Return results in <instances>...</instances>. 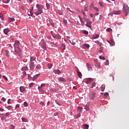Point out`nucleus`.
<instances>
[{
  "label": "nucleus",
  "instance_id": "58836bf2",
  "mask_svg": "<svg viewBox=\"0 0 129 129\" xmlns=\"http://www.w3.org/2000/svg\"><path fill=\"white\" fill-rule=\"evenodd\" d=\"M99 38V35L98 34H96L93 37V39H98Z\"/></svg>",
  "mask_w": 129,
  "mask_h": 129
},
{
  "label": "nucleus",
  "instance_id": "4468645a",
  "mask_svg": "<svg viewBox=\"0 0 129 129\" xmlns=\"http://www.w3.org/2000/svg\"><path fill=\"white\" fill-rule=\"evenodd\" d=\"M3 32L5 35H8L9 32H10V29L9 28L5 29H4Z\"/></svg>",
  "mask_w": 129,
  "mask_h": 129
},
{
  "label": "nucleus",
  "instance_id": "c756f323",
  "mask_svg": "<svg viewBox=\"0 0 129 129\" xmlns=\"http://www.w3.org/2000/svg\"><path fill=\"white\" fill-rule=\"evenodd\" d=\"M85 109L87 110V111H89V106L88 105H86L85 106Z\"/></svg>",
  "mask_w": 129,
  "mask_h": 129
},
{
  "label": "nucleus",
  "instance_id": "2eb2a0df",
  "mask_svg": "<svg viewBox=\"0 0 129 129\" xmlns=\"http://www.w3.org/2000/svg\"><path fill=\"white\" fill-rule=\"evenodd\" d=\"M39 76H40V74H38L34 76V77L32 78L33 81H34V80H36V79H37V78H38Z\"/></svg>",
  "mask_w": 129,
  "mask_h": 129
},
{
  "label": "nucleus",
  "instance_id": "9d476101",
  "mask_svg": "<svg viewBox=\"0 0 129 129\" xmlns=\"http://www.w3.org/2000/svg\"><path fill=\"white\" fill-rule=\"evenodd\" d=\"M45 85V84H41L40 86L38 87V90H39V91H43V87H44Z\"/></svg>",
  "mask_w": 129,
  "mask_h": 129
},
{
  "label": "nucleus",
  "instance_id": "8fccbe9b",
  "mask_svg": "<svg viewBox=\"0 0 129 129\" xmlns=\"http://www.w3.org/2000/svg\"><path fill=\"white\" fill-rule=\"evenodd\" d=\"M99 59H100V60H105V57H104V56H99Z\"/></svg>",
  "mask_w": 129,
  "mask_h": 129
},
{
  "label": "nucleus",
  "instance_id": "a211bd4d",
  "mask_svg": "<svg viewBox=\"0 0 129 129\" xmlns=\"http://www.w3.org/2000/svg\"><path fill=\"white\" fill-rule=\"evenodd\" d=\"M113 15H120V11H113Z\"/></svg>",
  "mask_w": 129,
  "mask_h": 129
},
{
  "label": "nucleus",
  "instance_id": "39448f33",
  "mask_svg": "<svg viewBox=\"0 0 129 129\" xmlns=\"http://www.w3.org/2000/svg\"><path fill=\"white\" fill-rule=\"evenodd\" d=\"M21 46V42L19 40H16L15 43L14 44V49L17 48H20Z\"/></svg>",
  "mask_w": 129,
  "mask_h": 129
},
{
  "label": "nucleus",
  "instance_id": "0eeeda50",
  "mask_svg": "<svg viewBox=\"0 0 129 129\" xmlns=\"http://www.w3.org/2000/svg\"><path fill=\"white\" fill-rule=\"evenodd\" d=\"M52 37L53 38H54V39H56L57 40H61V35H60V34H59L58 33H57L56 34H55L54 35H53V34H52Z\"/></svg>",
  "mask_w": 129,
  "mask_h": 129
},
{
  "label": "nucleus",
  "instance_id": "37998d69",
  "mask_svg": "<svg viewBox=\"0 0 129 129\" xmlns=\"http://www.w3.org/2000/svg\"><path fill=\"white\" fill-rule=\"evenodd\" d=\"M80 21V22L81 23V26H84L85 22H84V21H83V20L81 19Z\"/></svg>",
  "mask_w": 129,
  "mask_h": 129
},
{
  "label": "nucleus",
  "instance_id": "f8f14e48",
  "mask_svg": "<svg viewBox=\"0 0 129 129\" xmlns=\"http://www.w3.org/2000/svg\"><path fill=\"white\" fill-rule=\"evenodd\" d=\"M26 91V88L24 87V86H21L20 87V92H25V91Z\"/></svg>",
  "mask_w": 129,
  "mask_h": 129
},
{
  "label": "nucleus",
  "instance_id": "473e14b6",
  "mask_svg": "<svg viewBox=\"0 0 129 129\" xmlns=\"http://www.w3.org/2000/svg\"><path fill=\"white\" fill-rule=\"evenodd\" d=\"M16 128V126L11 124L9 127V129H15Z\"/></svg>",
  "mask_w": 129,
  "mask_h": 129
},
{
  "label": "nucleus",
  "instance_id": "a19ab883",
  "mask_svg": "<svg viewBox=\"0 0 129 129\" xmlns=\"http://www.w3.org/2000/svg\"><path fill=\"white\" fill-rule=\"evenodd\" d=\"M0 18L2 21H4V20L5 19V18H4V15H3V14L2 13H0Z\"/></svg>",
  "mask_w": 129,
  "mask_h": 129
},
{
  "label": "nucleus",
  "instance_id": "412c9836",
  "mask_svg": "<svg viewBox=\"0 0 129 129\" xmlns=\"http://www.w3.org/2000/svg\"><path fill=\"white\" fill-rule=\"evenodd\" d=\"M83 109V108H82V107H78V111L79 112V113H81V112H82Z\"/></svg>",
  "mask_w": 129,
  "mask_h": 129
},
{
  "label": "nucleus",
  "instance_id": "e2e57ef3",
  "mask_svg": "<svg viewBox=\"0 0 129 129\" xmlns=\"http://www.w3.org/2000/svg\"><path fill=\"white\" fill-rule=\"evenodd\" d=\"M32 61H35V58H32L30 57V62L31 63L33 62Z\"/></svg>",
  "mask_w": 129,
  "mask_h": 129
},
{
  "label": "nucleus",
  "instance_id": "a18cd8bd",
  "mask_svg": "<svg viewBox=\"0 0 129 129\" xmlns=\"http://www.w3.org/2000/svg\"><path fill=\"white\" fill-rule=\"evenodd\" d=\"M83 33L84 34V35H88V31L86 30H83Z\"/></svg>",
  "mask_w": 129,
  "mask_h": 129
},
{
  "label": "nucleus",
  "instance_id": "c9c22d12",
  "mask_svg": "<svg viewBox=\"0 0 129 129\" xmlns=\"http://www.w3.org/2000/svg\"><path fill=\"white\" fill-rule=\"evenodd\" d=\"M46 10H50V4L49 3H46Z\"/></svg>",
  "mask_w": 129,
  "mask_h": 129
},
{
  "label": "nucleus",
  "instance_id": "c85d7f7f",
  "mask_svg": "<svg viewBox=\"0 0 129 129\" xmlns=\"http://www.w3.org/2000/svg\"><path fill=\"white\" fill-rule=\"evenodd\" d=\"M60 48L62 50H65L66 49V46H65V45L64 44H62L60 46Z\"/></svg>",
  "mask_w": 129,
  "mask_h": 129
},
{
  "label": "nucleus",
  "instance_id": "393cba45",
  "mask_svg": "<svg viewBox=\"0 0 129 129\" xmlns=\"http://www.w3.org/2000/svg\"><path fill=\"white\" fill-rule=\"evenodd\" d=\"M49 23H50V24H51V25L52 26V27L53 28H54V27H55V23L54 22H53V21H52L51 20H48Z\"/></svg>",
  "mask_w": 129,
  "mask_h": 129
},
{
  "label": "nucleus",
  "instance_id": "6e6552de",
  "mask_svg": "<svg viewBox=\"0 0 129 129\" xmlns=\"http://www.w3.org/2000/svg\"><path fill=\"white\" fill-rule=\"evenodd\" d=\"M92 22L90 21V20L88 22H87V24H86V26L88 28H89L90 29H91L92 27Z\"/></svg>",
  "mask_w": 129,
  "mask_h": 129
},
{
  "label": "nucleus",
  "instance_id": "603ef678",
  "mask_svg": "<svg viewBox=\"0 0 129 129\" xmlns=\"http://www.w3.org/2000/svg\"><path fill=\"white\" fill-rule=\"evenodd\" d=\"M103 51L102 50H101V49L100 48V49L98 51V54H101V53H103Z\"/></svg>",
  "mask_w": 129,
  "mask_h": 129
},
{
  "label": "nucleus",
  "instance_id": "20e7f679",
  "mask_svg": "<svg viewBox=\"0 0 129 129\" xmlns=\"http://www.w3.org/2000/svg\"><path fill=\"white\" fill-rule=\"evenodd\" d=\"M15 53L19 56V57H22V53H23V50L21 49L20 47L15 48L14 50Z\"/></svg>",
  "mask_w": 129,
  "mask_h": 129
},
{
  "label": "nucleus",
  "instance_id": "72a5a7b5",
  "mask_svg": "<svg viewBox=\"0 0 129 129\" xmlns=\"http://www.w3.org/2000/svg\"><path fill=\"white\" fill-rule=\"evenodd\" d=\"M78 75L79 78H82V74L80 72H78Z\"/></svg>",
  "mask_w": 129,
  "mask_h": 129
},
{
  "label": "nucleus",
  "instance_id": "79ce46f5",
  "mask_svg": "<svg viewBox=\"0 0 129 129\" xmlns=\"http://www.w3.org/2000/svg\"><path fill=\"white\" fill-rule=\"evenodd\" d=\"M57 13L58 15H59L60 16H62L63 15V12H62V11L59 10L57 12Z\"/></svg>",
  "mask_w": 129,
  "mask_h": 129
},
{
  "label": "nucleus",
  "instance_id": "ddd939ff",
  "mask_svg": "<svg viewBox=\"0 0 129 129\" xmlns=\"http://www.w3.org/2000/svg\"><path fill=\"white\" fill-rule=\"evenodd\" d=\"M58 80L59 82H66V80L62 77L58 78Z\"/></svg>",
  "mask_w": 129,
  "mask_h": 129
},
{
  "label": "nucleus",
  "instance_id": "4be33fe9",
  "mask_svg": "<svg viewBox=\"0 0 129 129\" xmlns=\"http://www.w3.org/2000/svg\"><path fill=\"white\" fill-rule=\"evenodd\" d=\"M5 52L6 57H8V58H9V57H10V51H9V50H6Z\"/></svg>",
  "mask_w": 129,
  "mask_h": 129
},
{
  "label": "nucleus",
  "instance_id": "ea45409f",
  "mask_svg": "<svg viewBox=\"0 0 129 129\" xmlns=\"http://www.w3.org/2000/svg\"><path fill=\"white\" fill-rule=\"evenodd\" d=\"M52 67H53V65L51 63L48 64V69H51Z\"/></svg>",
  "mask_w": 129,
  "mask_h": 129
},
{
  "label": "nucleus",
  "instance_id": "de8ad7c7",
  "mask_svg": "<svg viewBox=\"0 0 129 129\" xmlns=\"http://www.w3.org/2000/svg\"><path fill=\"white\" fill-rule=\"evenodd\" d=\"M105 65H106V66L109 65V60L108 59H107L106 60V62L105 63Z\"/></svg>",
  "mask_w": 129,
  "mask_h": 129
},
{
  "label": "nucleus",
  "instance_id": "2f4dec72",
  "mask_svg": "<svg viewBox=\"0 0 129 129\" xmlns=\"http://www.w3.org/2000/svg\"><path fill=\"white\" fill-rule=\"evenodd\" d=\"M94 8V4L93 3H91V5L89 6L90 10H92Z\"/></svg>",
  "mask_w": 129,
  "mask_h": 129
},
{
  "label": "nucleus",
  "instance_id": "69168bd1",
  "mask_svg": "<svg viewBox=\"0 0 129 129\" xmlns=\"http://www.w3.org/2000/svg\"><path fill=\"white\" fill-rule=\"evenodd\" d=\"M9 115H11V113L10 112H7L5 114V116H9Z\"/></svg>",
  "mask_w": 129,
  "mask_h": 129
},
{
  "label": "nucleus",
  "instance_id": "13d9d810",
  "mask_svg": "<svg viewBox=\"0 0 129 129\" xmlns=\"http://www.w3.org/2000/svg\"><path fill=\"white\" fill-rule=\"evenodd\" d=\"M19 107H20V104H17L15 106V109H17V108H19Z\"/></svg>",
  "mask_w": 129,
  "mask_h": 129
},
{
  "label": "nucleus",
  "instance_id": "6e6d98bb",
  "mask_svg": "<svg viewBox=\"0 0 129 129\" xmlns=\"http://www.w3.org/2000/svg\"><path fill=\"white\" fill-rule=\"evenodd\" d=\"M99 5H100V7H103V4H102V2H99Z\"/></svg>",
  "mask_w": 129,
  "mask_h": 129
},
{
  "label": "nucleus",
  "instance_id": "f257e3e1",
  "mask_svg": "<svg viewBox=\"0 0 129 129\" xmlns=\"http://www.w3.org/2000/svg\"><path fill=\"white\" fill-rule=\"evenodd\" d=\"M36 8L37 9V12L34 13V14L35 15V16H39V15H41V14L43 13L44 5L37 4L36 5Z\"/></svg>",
  "mask_w": 129,
  "mask_h": 129
},
{
  "label": "nucleus",
  "instance_id": "680f3d73",
  "mask_svg": "<svg viewBox=\"0 0 129 129\" xmlns=\"http://www.w3.org/2000/svg\"><path fill=\"white\" fill-rule=\"evenodd\" d=\"M109 95V94L108 93V92H106L104 94V96H108Z\"/></svg>",
  "mask_w": 129,
  "mask_h": 129
},
{
  "label": "nucleus",
  "instance_id": "bb28decb",
  "mask_svg": "<svg viewBox=\"0 0 129 129\" xmlns=\"http://www.w3.org/2000/svg\"><path fill=\"white\" fill-rule=\"evenodd\" d=\"M63 23L65 26H67V24H68L67 19L65 18H63Z\"/></svg>",
  "mask_w": 129,
  "mask_h": 129
},
{
  "label": "nucleus",
  "instance_id": "dca6fc26",
  "mask_svg": "<svg viewBox=\"0 0 129 129\" xmlns=\"http://www.w3.org/2000/svg\"><path fill=\"white\" fill-rule=\"evenodd\" d=\"M83 49H88V48L90 47V45H89V44H84L83 45Z\"/></svg>",
  "mask_w": 129,
  "mask_h": 129
},
{
  "label": "nucleus",
  "instance_id": "c03bdc74",
  "mask_svg": "<svg viewBox=\"0 0 129 129\" xmlns=\"http://www.w3.org/2000/svg\"><path fill=\"white\" fill-rule=\"evenodd\" d=\"M84 128H85V129L89 128V125L87 124H85L84 125Z\"/></svg>",
  "mask_w": 129,
  "mask_h": 129
},
{
  "label": "nucleus",
  "instance_id": "5701e85b",
  "mask_svg": "<svg viewBox=\"0 0 129 129\" xmlns=\"http://www.w3.org/2000/svg\"><path fill=\"white\" fill-rule=\"evenodd\" d=\"M8 21H9V23H12L13 22H15V18H9L8 19Z\"/></svg>",
  "mask_w": 129,
  "mask_h": 129
},
{
  "label": "nucleus",
  "instance_id": "f704fd0d",
  "mask_svg": "<svg viewBox=\"0 0 129 129\" xmlns=\"http://www.w3.org/2000/svg\"><path fill=\"white\" fill-rule=\"evenodd\" d=\"M7 109H8V110H11V109H13V106L11 105H9L7 107H6Z\"/></svg>",
  "mask_w": 129,
  "mask_h": 129
},
{
  "label": "nucleus",
  "instance_id": "7c9ffc66",
  "mask_svg": "<svg viewBox=\"0 0 129 129\" xmlns=\"http://www.w3.org/2000/svg\"><path fill=\"white\" fill-rule=\"evenodd\" d=\"M81 116V114H80V113H79V114L75 115V117L77 119V118H79V117H80Z\"/></svg>",
  "mask_w": 129,
  "mask_h": 129
},
{
  "label": "nucleus",
  "instance_id": "5fc2aeb1",
  "mask_svg": "<svg viewBox=\"0 0 129 129\" xmlns=\"http://www.w3.org/2000/svg\"><path fill=\"white\" fill-rule=\"evenodd\" d=\"M93 9L95 10V11H96V12H99V9H98V8H97L96 7H94Z\"/></svg>",
  "mask_w": 129,
  "mask_h": 129
},
{
  "label": "nucleus",
  "instance_id": "338daca9",
  "mask_svg": "<svg viewBox=\"0 0 129 129\" xmlns=\"http://www.w3.org/2000/svg\"><path fill=\"white\" fill-rule=\"evenodd\" d=\"M34 85V83H31L29 85V87H33V85Z\"/></svg>",
  "mask_w": 129,
  "mask_h": 129
},
{
  "label": "nucleus",
  "instance_id": "7ed1b4c3",
  "mask_svg": "<svg viewBox=\"0 0 129 129\" xmlns=\"http://www.w3.org/2000/svg\"><path fill=\"white\" fill-rule=\"evenodd\" d=\"M123 10L124 14H125V17L127 16V14L129 13V7L126 4H124L123 6Z\"/></svg>",
  "mask_w": 129,
  "mask_h": 129
},
{
  "label": "nucleus",
  "instance_id": "052dcab7",
  "mask_svg": "<svg viewBox=\"0 0 129 129\" xmlns=\"http://www.w3.org/2000/svg\"><path fill=\"white\" fill-rule=\"evenodd\" d=\"M11 0H6V2H3L4 4H9Z\"/></svg>",
  "mask_w": 129,
  "mask_h": 129
},
{
  "label": "nucleus",
  "instance_id": "09e8293b",
  "mask_svg": "<svg viewBox=\"0 0 129 129\" xmlns=\"http://www.w3.org/2000/svg\"><path fill=\"white\" fill-rule=\"evenodd\" d=\"M83 19H84V21L85 22H89L90 21L89 19H87V18H86L85 17H84Z\"/></svg>",
  "mask_w": 129,
  "mask_h": 129
},
{
  "label": "nucleus",
  "instance_id": "cd10ccee",
  "mask_svg": "<svg viewBox=\"0 0 129 129\" xmlns=\"http://www.w3.org/2000/svg\"><path fill=\"white\" fill-rule=\"evenodd\" d=\"M42 68V66L40 64H37L36 66V69L38 70H40Z\"/></svg>",
  "mask_w": 129,
  "mask_h": 129
},
{
  "label": "nucleus",
  "instance_id": "423d86ee",
  "mask_svg": "<svg viewBox=\"0 0 129 129\" xmlns=\"http://www.w3.org/2000/svg\"><path fill=\"white\" fill-rule=\"evenodd\" d=\"M96 98V93L93 92L89 95V98L91 100H94Z\"/></svg>",
  "mask_w": 129,
  "mask_h": 129
},
{
  "label": "nucleus",
  "instance_id": "4d7b16f0",
  "mask_svg": "<svg viewBox=\"0 0 129 129\" xmlns=\"http://www.w3.org/2000/svg\"><path fill=\"white\" fill-rule=\"evenodd\" d=\"M3 77L4 79H5L6 80V81H8V78H7L6 77V76H3Z\"/></svg>",
  "mask_w": 129,
  "mask_h": 129
},
{
  "label": "nucleus",
  "instance_id": "e433bc0d",
  "mask_svg": "<svg viewBox=\"0 0 129 129\" xmlns=\"http://www.w3.org/2000/svg\"><path fill=\"white\" fill-rule=\"evenodd\" d=\"M21 119H22L23 122H28V119H27L25 118H22Z\"/></svg>",
  "mask_w": 129,
  "mask_h": 129
},
{
  "label": "nucleus",
  "instance_id": "6ab92c4d",
  "mask_svg": "<svg viewBox=\"0 0 129 129\" xmlns=\"http://www.w3.org/2000/svg\"><path fill=\"white\" fill-rule=\"evenodd\" d=\"M101 91H102V92H103V91H104L105 89V84H103L101 85Z\"/></svg>",
  "mask_w": 129,
  "mask_h": 129
},
{
  "label": "nucleus",
  "instance_id": "a878e982",
  "mask_svg": "<svg viewBox=\"0 0 129 129\" xmlns=\"http://www.w3.org/2000/svg\"><path fill=\"white\" fill-rule=\"evenodd\" d=\"M107 42H109L110 45H111V46H114L115 45L114 42L113 40H110L109 41L108 40Z\"/></svg>",
  "mask_w": 129,
  "mask_h": 129
},
{
  "label": "nucleus",
  "instance_id": "4c0bfd02",
  "mask_svg": "<svg viewBox=\"0 0 129 129\" xmlns=\"http://www.w3.org/2000/svg\"><path fill=\"white\" fill-rule=\"evenodd\" d=\"M27 75V73L26 72H23V75L21 76L22 78H25V76Z\"/></svg>",
  "mask_w": 129,
  "mask_h": 129
},
{
  "label": "nucleus",
  "instance_id": "1a4fd4ad",
  "mask_svg": "<svg viewBox=\"0 0 129 129\" xmlns=\"http://www.w3.org/2000/svg\"><path fill=\"white\" fill-rule=\"evenodd\" d=\"M29 67H30V70H32V71H33V70H34V69H35L34 62H31L29 64Z\"/></svg>",
  "mask_w": 129,
  "mask_h": 129
},
{
  "label": "nucleus",
  "instance_id": "aec40b11",
  "mask_svg": "<svg viewBox=\"0 0 129 129\" xmlns=\"http://www.w3.org/2000/svg\"><path fill=\"white\" fill-rule=\"evenodd\" d=\"M53 72L55 74H60V73H61V71L59 70H53Z\"/></svg>",
  "mask_w": 129,
  "mask_h": 129
},
{
  "label": "nucleus",
  "instance_id": "49530a36",
  "mask_svg": "<svg viewBox=\"0 0 129 129\" xmlns=\"http://www.w3.org/2000/svg\"><path fill=\"white\" fill-rule=\"evenodd\" d=\"M96 84V83L95 82L92 83V84L91 85V88H93V87H94V86H95Z\"/></svg>",
  "mask_w": 129,
  "mask_h": 129
},
{
  "label": "nucleus",
  "instance_id": "9b49d317",
  "mask_svg": "<svg viewBox=\"0 0 129 129\" xmlns=\"http://www.w3.org/2000/svg\"><path fill=\"white\" fill-rule=\"evenodd\" d=\"M87 66L88 68V71H93V69H92V67H91V65H90V64L87 63Z\"/></svg>",
  "mask_w": 129,
  "mask_h": 129
},
{
  "label": "nucleus",
  "instance_id": "bf43d9fd",
  "mask_svg": "<svg viewBox=\"0 0 129 129\" xmlns=\"http://www.w3.org/2000/svg\"><path fill=\"white\" fill-rule=\"evenodd\" d=\"M84 11H85V12H88V11H89L88 7H85Z\"/></svg>",
  "mask_w": 129,
  "mask_h": 129
},
{
  "label": "nucleus",
  "instance_id": "774afa93",
  "mask_svg": "<svg viewBox=\"0 0 129 129\" xmlns=\"http://www.w3.org/2000/svg\"><path fill=\"white\" fill-rule=\"evenodd\" d=\"M2 101H3L4 102H5L6 101V100H7V99L5 98V97H3L2 98Z\"/></svg>",
  "mask_w": 129,
  "mask_h": 129
},
{
  "label": "nucleus",
  "instance_id": "b1692460",
  "mask_svg": "<svg viewBox=\"0 0 129 129\" xmlns=\"http://www.w3.org/2000/svg\"><path fill=\"white\" fill-rule=\"evenodd\" d=\"M96 44H97V45H99V46H101L102 45V43L100 42L99 40H96L94 41Z\"/></svg>",
  "mask_w": 129,
  "mask_h": 129
},
{
  "label": "nucleus",
  "instance_id": "864d4df0",
  "mask_svg": "<svg viewBox=\"0 0 129 129\" xmlns=\"http://www.w3.org/2000/svg\"><path fill=\"white\" fill-rule=\"evenodd\" d=\"M67 10H68V11H69V12H70V13H72V14H74V12H73L71 10H70V9H69V8H67Z\"/></svg>",
  "mask_w": 129,
  "mask_h": 129
},
{
  "label": "nucleus",
  "instance_id": "3c124183",
  "mask_svg": "<svg viewBox=\"0 0 129 129\" xmlns=\"http://www.w3.org/2000/svg\"><path fill=\"white\" fill-rule=\"evenodd\" d=\"M111 31H112V29H111V28H107V29L106 30V32H111Z\"/></svg>",
  "mask_w": 129,
  "mask_h": 129
},
{
  "label": "nucleus",
  "instance_id": "0e129e2a",
  "mask_svg": "<svg viewBox=\"0 0 129 129\" xmlns=\"http://www.w3.org/2000/svg\"><path fill=\"white\" fill-rule=\"evenodd\" d=\"M24 106L27 107V106H28V103L27 102H24Z\"/></svg>",
  "mask_w": 129,
  "mask_h": 129
},
{
  "label": "nucleus",
  "instance_id": "f03ea898",
  "mask_svg": "<svg viewBox=\"0 0 129 129\" xmlns=\"http://www.w3.org/2000/svg\"><path fill=\"white\" fill-rule=\"evenodd\" d=\"M46 45V41H45V39H42L40 42V46L43 50H47V45Z\"/></svg>",
  "mask_w": 129,
  "mask_h": 129
},
{
  "label": "nucleus",
  "instance_id": "f3484780",
  "mask_svg": "<svg viewBox=\"0 0 129 129\" xmlns=\"http://www.w3.org/2000/svg\"><path fill=\"white\" fill-rule=\"evenodd\" d=\"M21 71L23 72L28 71L29 68L28 67H24L21 69Z\"/></svg>",
  "mask_w": 129,
  "mask_h": 129
}]
</instances>
